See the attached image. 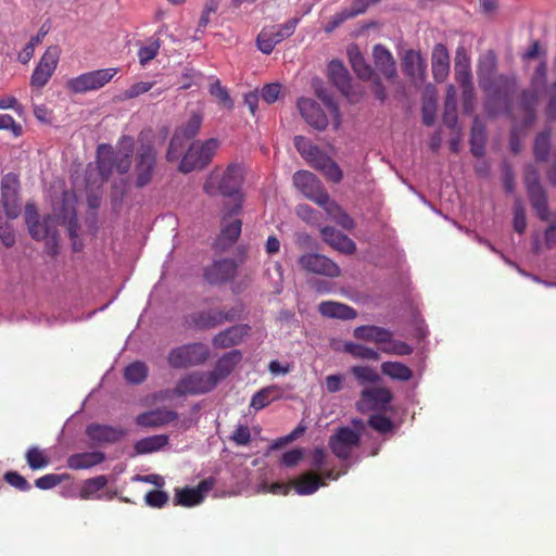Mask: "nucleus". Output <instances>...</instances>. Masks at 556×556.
<instances>
[{
  "mask_svg": "<svg viewBox=\"0 0 556 556\" xmlns=\"http://www.w3.org/2000/svg\"><path fill=\"white\" fill-rule=\"evenodd\" d=\"M242 184V165L231 163L227 165L226 169L215 168L211 170L203 184V191L210 197L235 198V203H237L238 201L242 202V194L239 193Z\"/></svg>",
  "mask_w": 556,
  "mask_h": 556,
  "instance_id": "1",
  "label": "nucleus"
},
{
  "mask_svg": "<svg viewBox=\"0 0 556 556\" xmlns=\"http://www.w3.org/2000/svg\"><path fill=\"white\" fill-rule=\"evenodd\" d=\"M139 147L135 152V187L144 189L151 185L153 176L156 174L157 151L153 144V135L151 130H143L138 137Z\"/></svg>",
  "mask_w": 556,
  "mask_h": 556,
  "instance_id": "2",
  "label": "nucleus"
},
{
  "mask_svg": "<svg viewBox=\"0 0 556 556\" xmlns=\"http://www.w3.org/2000/svg\"><path fill=\"white\" fill-rule=\"evenodd\" d=\"M134 154V138L123 136L118 140V150L106 149L105 154H101L98 161L99 173L102 179H108L113 170L119 175H125L130 168V157Z\"/></svg>",
  "mask_w": 556,
  "mask_h": 556,
  "instance_id": "3",
  "label": "nucleus"
},
{
  "mask_svg": "<svg viewBox=\"0 0 556 556\" xmlns=\"http://www.w3.org/2000/svg\"><path fill=\"white\" fill-rule=\"evenodd\" d=\"M239 318V309L229 308H208L206 311H197L185 315L181 319V326L186 330L207 331L225 323H232Z\"/></svg>",
  "mask_w": 556,
  "mask_h": 556,
  "instance_id": "4",
  "label": "nucleus"
},
{
  "mask_svg": "<svg viewBox=\"0 0 556 556\" xmlns=\"http://www.w3.org/2000/svg\"><path fill=\"white\" fill-rule=\"evenodd\" d=\"M219 141L217 138H210L205 141H195L187 149L184 159L179 164V170L189 174L192 170H202L218 151Z\"/></svg>",
  "mask_w": 556,
  "mask_h": 556,
  "instance_id": "5",
  "label": "nucleus"
},
{
  "mask_svg": "<svg viewBox=\"0 0 556 556\" xmlns=\"http://www.w3.org/2000/svg\"><path fill=\"white\" fill-rule=\"evenodd\" d=\"M210 350L202 342L178 345L169 350L167 362L172 368H190L207 362Z\"/></svg>",
  "mask_w": 556,
  "mask_h": 556,
  "instance_id": "6",
  "label": "nucleus"
},
{
  "mask_svg": "<svg viewBox=\"0 0 556 556\" xmlns=\"http://www.w3.org/2000/svg\"><path fill=\"white\" fill-rule=\"evenodd\" d=\"M300 17H290L282 24L264 26L255 38V46L265 55L270 54L276 46L293 36Z\"/></svg>",
  "mask_w": 556,
  "mask_h": 556,
  "instance_id": "7",
  "label": "nucleus"
},
{
  "mask_svg": "<svg viewBox=\"0 0 556 556\" xmlns=\"http://www.w3.org/2000/svg\"><path fill=\"white\" fill-rule=\"evenodd\" d=\"M225 215L220 220V233L214 242V248L220 252L236 243L242 231V220L238 218L239 213L242 211L240 201L225 206Z\"/></svg>",
  "mask_w": 556,
  "mask_h": 556,
  "instance_id": "8",
  "label": "nucleus"
},
{
  "mask_svg": "<svg viewBox=\"0 0 556 556\" xmlns=\"http://www.w3.org/2000/svg\"><path fill=\"white\" fill-rule=\"evenodd\" d=\"M21 181L14 173L3 175L0 180V214L15 219L21 214Z\"/></svg>",
  "mask_w": 556,
  "mask_h": 556,
  "instance_id": "9",
  "label": "nucleus"
},
{
  "mask_svg": "<svg viewBox=\"0 0 556 556\" xmlns=\"http://www.w3.org/2000/svg\"><path fill=\"white\" fill-rule=\"evenodd\" d=\"M118 68H100L92 72L79 74L66 83V88L73 93H85L99 90L111 83Z\"/></svg>",
  "mask_w": 556,
  "mask_h": 556,
  "instance_id": "10",
  "label": "nucleus"
},
{
  "mask_svg": "<svg viewBox=\"0 0 556 556\" xmlns=\"http://www.w3.org/2000/svg\"><path fill=\"white\" fill-rule=\"evenodd\" d=\"M218 383L212 375L195 371L181 377L176 383L174 392L176 396L199 395L213 391Z\"/></svg>",
  "mask_w": 556,
  "mask_h": 556,
  "instance_id": "11",
  "label": "nucleus"
},
{
  "mask_svg": "<svg viewBox=\"0 0 556 556\" xmlns=\"http://www.w3.org/2000/svg\"><path fill=\"white\" fill-rule=\"evenodd\" d=\"M298 263L301 270L305 273L329 278L341 275L340 266L320 253L306 252L299 256Z\"/></svg>",
  "mask_w": 556,
  "mask_h": 556,
  "instance_id": "12",
  "label": "nucleus"
},
{
  "mask_svg": "<svg viewBox=\"0 0 556 556\" xmlns=\"http://www.w3.org/2000/svg\"><path fill=\"white\" fill-rule=\"evenodd\" d=\"M238 264L230 257L214 261L203 268V279L210 286H222L237 277Z\"/></svg>",
  "mask_w": 556,
  "mask_h": 556,
  "instance_id": "13",
  "label": "nucleus"
},
{
  "mask_svg": "<svg viewBox=\"0 0 556 556\" xmlns=\"http://www.w3.org/2000/svg\"><path fill=\"white\" fill-rule=\"evenodd\" d=\"M59 60L60 48L58 46H50L41 59H39L36 68L31 73L30 86L33 88H43L53 76Z\"/></svg>",
  "mask_w": 556,
  "mask_h": 556,
  "instance_id": "14",
  "label": "nucleus"
},
{
  "mask_svg": "<svg viewBox=\"0 0 556 556\" xmlns=\"http://www.w3.org/2000/svg\"><path fill=\"white\" fill-rule=\"evenodd\" d=\"M359 445V434L348 427L337 429V432L329 437L328 446L339 459L350 458L353 448Z\"/></svg>",
  "mask_w": 556,
  "mask_h": 556,
  "instance_id": "15",
  "label": "nucleus"
},
{
  "mask_svg": "<svg viewBox=\"0 0 556 556\" xmlns=\"http://www.w3.org/2000/svg\"><path fill=\"white\" fill-rule=\"evenodd\" d=\"M478 85L486 96L493 100H508L516 88V78L498 74L490 78L478 80Z\"/></svg>",
  "mask_w": 556,
  "mask_h": 556,
  "instance_id": "16",
  "label": "nucleus"
},
{
  "mask_svg": "<svg viewBox=\"0 0 556 556\" xmlns=\"http://www.w3.org/2000/svg\"><path fill=\"white\" fill-rule=\"evenodd\" d=\"M25 222L28 233L36 240H45L53 235V218L48 216L41 220L37 206L33 202H27L25 205Z\"/></svg>",
  "mask_w": 556,
  "mask_h": 556,
  "instance_id": "17",
  "label": "nucleus"
},
{
  "mask_svg": "<svg viewBox=\"0 0 556 556\" xmlns=\"http://www.w3.org/2000/svg\"><path fill=\"white\" fill-rule=\"evenodd\" d=\"M293 185L301 194L311 201L325 200L328 195L327 190L323 187L321 181L316 177L315 174L301 169L293 174Z\"/></svg>",
  "mask_w": 556,
  "mask_h": 556,
  "instance_id": "18",
  "label": "nucleus"
},
{
  "mask_svg": "<svg viewBox=\"0 0 556 556\" xmlns=\"http://www.w3.org/2000/svg\"><path fill=\"white\" fill-rule=\"evenodd\" d=\"M329 79L340 90L350 102L355 103L362 97V91H356L351 85L350 73H348L344 64L338 60H332L328 64Z\"/></svg>",
  "mask_w": 556,
  "mask_h": 556,
  "instance_id": "19",
  "label": "nucleus"
},
{
  "mask_svg": "<svg viewBox=\"0 0 556 556\" xmlns=\"http://www.w3.org/2000/svg\"><path fill=\"white\" fill-rule=\"evenodd\" d=\"M300 115L306 124L317 130H325L328 127V117L321 106L311 98L301 97L298 100Z\"/></svg>",
  "mask_w": 556,
  "mask_h": 556,
  "instance_id": "20",
  "label": "nucleus"
},
{
  "mask_svg": "<svg viewBox=\"0 0 556 556\" xmlns=\"http://www.w3.org/2000/svg\"><path fill=\"white\" fill-rule=\"evenodd\" d=\"M90 441L98 444H113L122 440L127 432L122 428H115L102 424H90L85 430Z\"/></svg>",
  "mask_w": 556,
  "mask_h": 556,
  "instance_id": "21",
  "label": "nucleus"
},
{
  "mask_svg": "<svg viewBox=\"0 0 556 556\" xmlns=\"http://www.w3.org/2000/svg\"><path fill=\"white\" fill-rule=\"evenodd\" d=\"M304 159L313 168L326 175L328 180L338 184L342 179V172L338 163L328 157L324 152L317 151V153H313V155Z\"/></svg>",
  "mask_w": 556,
  "mask_h": 556,
  "instance_id": "22",
  "label": "nucleus"
},
{
  "mask_svg": "<svg viewBox=\"0 0 556 556\" xmlns=\"http://www.w3.org/2000/svg\"><path fill=\"white\" fill-rule=\"evenodd\" d=\"M321 237L325 243L341 253L353 254L356 251V243L342 231L326 226L321 229Z\"/></svg>",
  "mask_w": 556,
  "mask_h": 556,
  "instance_id": "23",
  "label": "nucleus"
},
{
  "mask_svg": "<svg viewBox=\"0 0 556 556\" xmlns=\"http://www.w3.org/2000/svg\"><path fill=\"white\" fill-rule=\"evenodd\" d=\"M177 419V414L168 408H155L136 417V424L144 428H161Z\"/></svg>",
  "mask_w": 556,
  "mask_h": 556,
  "instance_id": "24",
  "label": "nucleus"
},
{
  "mask_svg": "<svg viewBox=\"0 0 556 556\" xmlns=\"http://www.w3.org/2000/svg\"><path fill=\"white\" fill-rule=\"evenodd\" d=\"M250 327L248 325H237L219 331L213 338L215 349H230L237 346L248 336Z\"/></svg>",
  "mask_w": 556,
  "mask_h": 556,
  "instance_id": "25",
  "label": "nucleus"
},
{
  "mask_svg": "<svg viewBox=\"0 0 556 556\" xmlns=\"http://www.w3.org/2000/svg\"><path fill=\"white\" fill-rule=\"evenodd\" d=\"M431 72L437 83H443L450 72V54L445 45L437 43L431 53Z\"/></svg>",
  "mask_w": 556,
  "mask_h": 556,
  "instance_id": "26",
  "label": "nucleus"
},
{
  "mask_svg": "<svg viewBox=\"0 0 556 556\" xmlns=\"http://www.w3.org/2000/svg\"><path fill=\"white\" fill-rule=\"evenodd\" d=\"M211 489V483L207 480L199 482L197 488H184L176 490L175 505L181 507H193L203 502V493Z\"/></svg>",
  "mask_w": 556,
  "mask_h": 556,
  "instance_id": "27",
  "label": "nucleus"
},
{
  "mask_svg": "<svg viewBox=\"0 0 556 556\" xmlns=\"http://www.w3.org/2000/svg\"><path fill=\"white\" fill-rule=\"evenodd\" d=\"M241 359L242 353L239 350H231L222 355L217 363H215L214 369L207 374L213 375V378L217 379L220 383L222 380L230 376Z\"/></svg>",
  "mask_w": 556,
  "mask_h": 556,
  "instance_id": "28",
  "label": "nucleus"
},
{
  "mask_svg": "<svg viewBox=\"0 0 556 556\" xmlns=\"http://www.w3.org/2000/svg\"><path fill=\"white\" fill-rule=\"evenodd\" d=\"M372 56L376 70H378L386 79H395V60L393 59L390 50L381 45H376L374 46Z\"/></svg>",
  "mask_w": 556,
  "mask_h": 556,
  "instance_id": "29",
  "label": "nucleus"
},
{
  "mask_svg": "<svg viewBox=\"0 0 556 556\" xmlns=\"http://www.w3.org/2000/svg\"><path fill=\"white\" fill-rule=\"evenodd\" d=\"M318 206L323 207L324 212L329 215L330 219L338 223L339 226H342L345 229H352L355 226V222L351 218V216L345 213L343 208L338 204V202L330 200L329 194L326 195V200L312 201Z\"/></svg>",
  "mask_w": 556,
  "mask_h": 556,
  "instance_id": "30",
  "label": "nucleus"
},
{
  "mask_svg": "<svg viewBox=\"0 0 556 556\" xmlns=\"http://www.w3.org/2000/svg\"><path fill=\"white\" fill-rule=\"evenodd\" d=\"M354 337L362 341H371L381 346L391 342L392 332L380 326H357L354 330Z\"/></svg>",
  "mask_w": 556,
  "mask_h": 556,
  "instance_id": "31",
  "label": "nucleus"
},
{
  "mask_svg": "<svg viewBox=\"0 0 556 556\" xmlns=\"http://www.w3.org/2000/svg\"><path fill=\"white\" fill-rule=\"evenodd\" d=\"M56 220L60 225L67 227L71 238L77 236L78 220L77 213L70 198L65 197L62 199L61 206L55 208Z\"/></svg>",
  "mask_w": 556,
  "mask_h": 556,
  "instance_id": "32",
  "label": "nucleus"
},
{
  "mask_svg": "<svg viewBox=\"0 0 556 556\" xmlns=\"http://www.w3.org/2000/svg\"><path fill=\"white\" fill-rule=\"evenodd\" d=\"M392 400L391 391L383 387L366 389L362 391V401L358 407L367 405L369 409H378L386 406Z\"/></svg>",
  "mask_w": 556,
  "mask_h": 556,
  "instance_id": "33",
  "label": "nucleus"
},
{
  "mask_svg": "<svg viewBox=\"0 0 556 556\" xmlns=\"http://www.w3.org/2000/svg\"><path fill=\"white\" fill-rule=\"evenodd\" d=\"M105 460V454L100 451L73 454L67 458V467L72 470H85L99 466Z\"/></svg>",
  "mask_w": 556,
  "mask_h": 556,
  "instance_id": "34",
  "label": "nucleus"
},
{
  "mask_svg": "<svg viewBox=\"0 0 556 556\" xmlns=\"http://www.w3.org/2000/svg\"><path fill=\"white\" fill-rule=\"evenodd\" d=\"M318 312H320L324 317L339 318L341 320H351L357 316L354 307L333 301L321 302L320 305H318Z\"/></svg>",
  "mask_w": 556,
  "mask_h": 556,
  "instance_id": "35",
  "label": "nucleus"
},
{
  "mask_svg": "<svg viewBox=\"0 0 556 556\" xmlns=\"http://www.w3.org/2000/svg\"><path fill=\"white\" fill-rule=\"evenodd\" d=\"M282 394V388L279 386L264 387L254 393L252 400H250V406L255 410L263 409L269 406L271 402L280 400Z\"/></svg>",
  "mask_w": 556,
  "mask_h": 556,
  "instance_id": "36",
  "label": "nucleus"
},
{
  "mask_svg": "<svg viewBox=\"0 0 556 556\" xmlns=\"http://www.w3.org/2000/svg\"><path fill=\"white\" fill-rule=\"evenodd\" d=\"M539 105V89L523 90L520 96V106L523 111L522 125L530 127L535 121V109Z\"/></svg>",
  "mask_w": 556,
  "mask_h": 556,
  "instance_id": "37",
  "label": "nucleus"
},
{
  "mask_svg": "<svg viewBox=\"0 0 556 556\" xmlns=\"http://www.w3.org/2000/svg\"><path fill=\"white\" fill-rule=\"evenodd\" d=\"M402 70L405 75L415 78L425 74L426 62L418 51L408 50L403 55Z\"/></svg>",
  "mask_w": 556,
  "mask_h": 556,
  "instance_id": "38",
  "label": "nucleus"
},
{
  "mask_svg": "<svg viewBox=\"0 0 556 556\" xmlns=\"http://www.w3.org/2000/svg\"><path fill=\"white\" fill-rule=\"evenodd\" d=\"M349 58L352 70H354L358 79L367 80L372 76V68L365 61L357 46H352L349 48Z\"/></svg>",
  "mask_w": 556,
  "mask_h": 556,
  "instance_id": "39",
  "label": "nucleus"
},
{
  "mask_svg": "<svg viewBox=\"0 0 556 556\" xmlns=\"http://www.w3.org/2000/svg\"><path fill=\"white\" fill-rule=\"evenodd\" d=\"M168 444V437L164 434L146 437L135 443V452L139 455H144L152 452H157Z\"/></svg>",
  "mask_w": 556,
  "mask_h": 556,
  "instance_id": "40",
  "label": "nucleus"
},
{
  "mask_svg": "<svg viewBox=\"0 0 556 556\" xmlns=\"http://www.w3.org/2000/svg\"><path fill=\"white\" fill-rule=\"evenodd\" d=\"M321 485H324L321 478L312 472L301 475L300 478L293 481L295 492L300 495H309Z\"/></svg>",
  "mask_w": 556,
  "mask_h": 556,
  "instance_id": "41",
  "label": "nucleus"
},
{
  "mask_svg": "<svg viewBox=\"0 0 556 556\" xmlns=\"http://www.w3.org/2000/svg\"><path fill=\"white\" fill-rule=\"evenodd\" d=\"M380 368L383 375L401 382H407L413 378V370L400 362H384Z\"/></svg>",
  "mask_w": 556,
  "mask_h": 556,
  "instance_id": "42",
  "label": "nucleus"
},
{
  "mask_svg": "<svg viewBox=\"0 0 556 556\" xmlns=\"http://www.w3.org/2000/svg\"><path fill=\"white\" fill-rule=\"evenodd\" d=\"M496 70V55L493 50H488L486 53L482 54L480 59H478L477 63V78L488 79L492 76H495Z\"/></svg>",
  "mask_w": 556,
  "mask_h": 556,
  "instance_id": "43",
  "label": "nucleus"
},
{
  "mask_svg": "<svg viewBox=\"0 0 556 556\" xmlns=\"http://www.w3.org/2000/svg\"><path fill=\"white\" fill-rule=\"evenodd\" d=\"M25 458L28 468L33 470H42L50 464L49 455L36 445L28 447Z\"/></svg>",
  "mask_w": 556,
  "mask_h": 556,
  "instance_id": "44",
  "label": "nucleus"
},
{
  "mask_svg": "<svg viewBox=\"0 0 556 556\" xmlns=\"http://www.w3.org/2000/svg\"><path fill=\"white\" fill-rule=\"evenodd\" d=\"M528 197L539 218L544 222L547 220L549 217V211L548 202H546L545 191L534 189V191L528 192Z\"/></svg>",
  "mask_w": 556,
  "mask_h": 556,
  "instance_id": "45",
  "label": "nucleus"
},
{
  "mask_svg": "<svg viewBox=\"0 0 556 556\" xmlns=\"http://www.w3.org/2000/svg\"><path fill=\"white\" fill-rule=\"evenodd\" d=\"M528 197L539 218L544 222L547 220L549 217V211L548 202H546L545 191L534 189V191L528 192Z\"/></svg>",
  "mask_w": 556,
  "mask_h": 556,
  "instance_id": "46",
  "label": "nucleus"
},
{
  "mask_svg": "<svg viewBox=\"0 0 556 556\" xmlns=\"http://www.w3.org/2000/svg\"><path fill=\"white\" fill-rule=\"evenodd\" d=\"M203 123V116L200 113H192L185 125L177 128L174 134H179V138L191 139L197 137Z\"/></svg>",
  "mask_w": 556,
  "mask_h": 556,
  "instance_id": "47",
  "label": "nucleus"
},
{
  "mask_svg": "<svg viewBox=\"0 0 556 556\" xmlns=\"http://www.w3.org/2000/svg\"><path fill=\"white\" fill-rule=\"evenodd\" d=\"M549 138V131L540 132L536 138H534L533 153L536 161L546 162L548 160L551 149Z\"/></svg>",
  "mask_w": 556,
  "mask_h": 556,
  "instance_id": "48",
  "label": "nucleus"
},
{
  "mask_svg": "<svg viewBox=\"0 0 556 556\" xmlns=\"http://www.w3.org/2000/svg\"><path fill=\"white\" fill-rule=\"evenodd\" d=\"M108 484V479L105 476L100 475L94 478H89L84 482V485L81 488V492H79V495H81V498L84 500H90L93 498L96 494L99 493L103 488H105Z\"/></svg>",
  "mask_w": 556,
  "mask_h": 556,
  "instance_id": "49",
  "label": "nucleus"
},
{
  "mask_svg": "<svg viewBox=\"0 0 556 556\" xmlns=\"http://www.w3.org/2000/svg\"><path fill=\"white\" fill-rule=\"evenodd\" d=\"M148 375L146 363L135 362L124 369V378L130 383L139 384L144 382Z\"/></svg>",
  "mask_w": 556,
  "mask_h": 556,
  "instance_id": "50",
  "label": "nucleus"
},
{
  "mask_svg": "<svg viewBox=\"0 0 556 556\" xmlns=\"http://www.w3.org/2000/svg\"><path fill=\"white\" fill-rule=\"evenodd\" d=\"M344 351L355 358L369 361H378L380 358V355L376 350L352 342L345 343Z\"/></svg>",
  "mask_w": 556,
  "mask_h": 556,
  "instance_id": "51",
  "label": "nucleus"
},
{
  "mask_svg": "<svg viewBox=\"0 0 556 556\" xmlns=\"http://www.w3.org/2000/svg\"><path fill=\"white\" fill-rule=\"evenodd\" d=\"M208 92L211 97L217 99L219 104L227 110H231L233 102L230 94L228 93L225 86L220 85L219 79H215L214 83L210 84Z\"/></svg>",
  "mask_w": 556,
  "mask_h": 556,
  "instance_id": "52",
  "label": "nucleus"
},
{
  "mask_svg": "<svg viewBox=\"0 0 556 556\" xmlns=\"http://www.w3.org/2000/svg\"><path fill=\"white\" fill-rule=\"evenodd\" d=\"M363 13H364L363 11H358V9H355L353 7H352V9H344V10L338 12L332 17H330L326 27H324V30H326V33H330V31L334 30L336 28H338L342 24V22L353 18V17H356Z\"/></svg>",
  "mask_w": 556,
  "mask_h": 556,
  "instance_id": "53",
  "label": "nucleus"
},
{
  "mask_svg": "<svg viewBox=\"0 0 556 556\" xmlns=\"http://www.w3.org/2000/svg\"><path fill=\"white\" fill-rule=\"evenodd\" d=\"M162 45V41H160V38H153L150 40V43L143 46L138 51L139 56V63L141 66H146L147 63L151 62L153 59L156 58L160 46Z\"/></svg>",
  "mask_w": 556,
  "mask_h": 556,
  "instance_id": "54",
  "label": "nucleus"
},
{
  "mask_svg": "<svg viewBox=\"0 0 556 556\" xmlns=\"http://www.w3.org/2000/svg\"><path fill=\"white\" fill-rule=\"evenodd\" d=\"M380 351H382L387 355H410L413 353V346L401 341L391 338V342H387L382 346H380Z\"/></svg>",
  "mask_w": 556,
  "mask_h": 556,
  "instance_id": "55",
  "label": "nucleus"
},
{
  "mask_svg": "<svg viewBox=\"0 0 556 556\" xmlns=\"http://www.w3.org/2000/svg\"><path fill=\"white\" fill-rule=\"evenodd\" d=\"M368 426L376 432L390 433L393 429V424L390 417L383 414H374L368 418Z\"/></svg>",
  "mask_w": 556,
  "mask_h": 556,
  "instance_id": "56",
  "label": "nucleus"
},
{
  "mask_svg": "<svg viewBox=\"0 0 556 556\" xmlns=\"http://www.w3.org/2000/svg\"><path fill=\"white\" fill-rule=\"evenodd\" d=\"M11 219H8L5 215L0 214V241L7 248H11L15 244L14 228L10 224Z\"/></svg>",
  "mask_w": 556,
  "mask_h": 556,
  "instance_id": "57",
  "label": "nucleus"
},
{
  "mask_svg": "<svg viewBox=\"0 0 556 556\" xmlns=\"http://www.w3.org/2000/svg\"><path fill=\"white\" fill-rule=\"evenodd\" d=\"M350 371L358 383H376L379 380V375L367 366H353Z\"/></svg>",
  "mask_w": 556,
  "mask_h": 556,
  "instance_id": "58",
  "label": "nucleus"
},
{
  "mask_svg": "<svg viewBox=\"0 0 556 556\" xmlns=\"http://www.w3.org/2000/svg\"><path fill=\"white\" fill-rule=\"evenodd\" d=\"M470 152L476 157H482L484 153V135L482 128L475 127L471 129Z\"/></svg>",
  "mask_w": 556,
  "mask_h": 556,
  "instance_id": "59",
  "label": "nucleus"
},
{
  "mask_svg": "<svg viewBox=\"0 0 556 556\" xmlns=\"http://www.w3.org/2000/svg\"><path fill=\"white\" fill-rule=\"evenodd\" d=\"M3 479L12 488L17 489L22 492H27L31 489V485L27 482L26 478L16 471L5 472Z\"/></svg>",
  "mask_w": 556,
  "mask_h": 556,
  "instance_id": "60",
  "label": "nucleus"
},
{
  "mask_svg": "<svg viewBox=\"0 0 556 556\" xmlns=\"http://www.w3.org/2000/svg\"><path fill=\"white\" fill-rule=\"evenodd\" d=\"M144 501L147 505L153 508H162L168 503L169 497L166 492L161 490H151L146 493Z\"/></svg>",
  "mask_w": 556,
  "mask_h": 556,
  "instance_id": "61",
  "label": "nucleus"
},
{
  "mask_svg": "<svg viewBox=\"0 0 556 556\" xmlns=\"http://www.w3.org/2000/svg\"><path fill=\"white\" fill-rule=\"evenodd\" d=\"M294 148L298 149L300 155L306 157L321 151L317 146H313L312 142L303 136H295L293 139Z\"/></svg>",
  "mask_w": 556,
  "mask_h": 556,
  "instance_id": "62",
  "label": "nucleus"
},
{
  "mask_svg": "<svg viewBox=\"0 0 556 556\" xmlns=\"http://www.w3.org/2000/svg\"><path fill=\"white\" fill-rule=\"evenodd\" d=\"M454 71H471L470 56L462 46L455 50Z\"/></svg>",
  "mask_w": 556,
  "mask_h": 556,
  "instance_id": "63",
  "label": "nucleus"
},
{
  "mask_svg": "<svg viewBox=\"0 0 556 556\" xmlns=\"http://www.w3.org/2000/svg\"><path fill=\"white\" fill-rule=\"evenodd\" d=\"M154 83H135L128 87L127 90L124 91V100L135 99L153 88Z\"/></svg>",
  "mask_w": 556,
  "mask_h": 556,
  "instance_id": "64",
  "label": "nucleus"
}]
</instances>
